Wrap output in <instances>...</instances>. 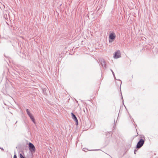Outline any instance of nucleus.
I'll return each mask as SVG.
<instances>
[{
	"instance_id": "nucleus-1",
	"label": "nucleus",
	"mask_w": 158,
	"mask_h": 158,
	"mask_svg": "<svg viewBox=\"0 0 158 158\" xmlns=\"http://www.w3.org/2000/svg\"><path fill=\"white\" fill-rule=\"evenodd\" d=\"M28 148L29 150L32 153L35 152V148L34 145L31 143H28Z\"/></svg>"
},
{
	"instance_id": "nucleus-2",
	"label": "nucleus",
	"mask_w": 158,
	"mask_h": 158,
	"mask_svg": "<svg viewBox=\"0 0 158 158\" xmlns=\"http://www.w3.org/2000/svg\"><path fill=\"white\" fill-rule=\"evenodd\" d=\"M144 143V140L142 139H140L139 141L136 145V148H139L143 145Z\"/></svg>"
},
{
	"instance_id": "nucleus-3",
	"label": "nucleus",
	"mask_w": 158,
	"mask_h": 158,
	"mask_svg": "<svg viewBox=\"0 0 158 158\" xmlns=\"http://www.w3.org/2000/svg\"><path fill=\"white\" fill-rule=\"evenodd\" d=\"M100 63L102 64V66L104 68H106V63L104 60L102 59H100L99 60Z\"/></svg>"
},
{
	"instance_id": "nucleus-4",
	"label": "nucleus",
	"mask_w": 158,
	"mask_h": 158,
	"mask_svg": "<svg viewBox=\"0 0 158 158\" xmlns=\"http://www.w3.org/2000/svg\"><path fill=\"white\" fill-rule=\"evenodd\" d=\"M121 57V53L119 50H118L115 52L114 55V58H118Z\"/></svg>"
},
{
	"instance_id": "nucleus-5",
	"label": "nucleus",
	"mask_w": 158,
	"mask_h": 158,
	"mask_svg": "<svg viewBox=\"0 0 158 158\" xmlns=\"http://www.w3.org/2000/svg\"><path fill=\"white\" fill-rule=\"evenodd\" d=\"M71 114L72 118L76 122V125H78V121L76 116L73 113H71Z\"/></svg>"
},
{
	"instance_id": "nucleus-6",
	"label": "nucleus",
	"mask_w": 158,
	"mask_h": 158,
	"mask_svg": "<svg viewBox=\"0 0 158 158\" xmlns=\"http://www.w3.org/2000/svg\"><path fill=\"white\" fill-rule=\"evenodd\" d=\"M109 38L110 40H114L115 38L114 33H111L109 35Z\"/></svg>"
},
{
	"instance_id": "nucleus-7",
	"label": "nucleus",
	"mask_w": 158,
	"mask_h": 158,
	"mask_svg": "<svg viewBox=\"0 0 158 158\" xmlns=\"http://www.w3.org/2000/svg\"><path fill=\"white\" fill-rule=\"evenodd\" d=\"M31 119V121L34 123H35V119L34 118L33 116L32 117H31L30 118Z\"/></svg>"
},
{
	"instance_id": "nucleus-8",
	"label": "nucleus",
	"mask_w": 158,
	"mask_h": 158,
	"mask_svg": "<svg viewBox=\"0 0 158 158\" xmlns=\"http://www.w3.org/2000/svg\"><path fill=\"white\" fill-rule=\"evenodd\" d=\"M26 112L28 115H29L31 114L30 112V111L28 109H26Z\"/></svg>"
},
{
	"instance_id": "nucleus-9",
	"label": "nucleus",
	"mask_w": 158,
	"mask_h": 158,
	"mask_svg": "<svg viewBox=\"0 0 158 158\" xmlns=\"http://www.w3.org/2000/svg\"><path fill=\"white\" fill-rule=\"evenodd\" d=\"M110 70H111V71L112 72V73L113 75V76L115 78V79H116V78H115V75H114V72L111 69H110Z\"/></svg>"
},
{
	"instance_id": "nucleus-10",
	"label": "nucleus",
	"mask_w": 158,
	"mask_h": 158,
	"mask_svg": "<svg viewBox=\"0 0 158 158\" xmlns=\"http://www.w3.org/2000/svg\"><path fill=\"white\" fill-rule=\"evenodd\" d=\"M20 158H25L24 157L22 154H20Z\"/></svg>"
},
{
	"instance_id": "nucleus-11",
	"label": "nucleus",
	"mask_w": 158,
	"mask_h": 158,
	"mask_svg": "<svg viewBox=\"0 0 158 158\" xmlns=\"http://www.w3.org/2000/svg\"><path fill=\"white\" fill-rule=\"evenodd\" d=\"M17 158V156H16L15 154V155H14V158Z\"/></svg>"
},
{
	"instance_id": "nucleus-12",
	"label": "nucleus",
	"mask_w": 158,
	"mask_h": 158,
	"mask_svg": "<svg viewBox=\"0 0 158 158\" xmlns=\"http://www.w3.org/2000/svg\"><path fill=\"white\" fill-rule=\"evenodd\" d=\"M136 151H137V150H134V154H136Z\"/></svg>"
},
{
	"instance_id": "nucleus-13",
	"label": "nucleus",
	"mask_w": 158,
	"mask_h": 158,
	"mask_svg": "<svg viewBox=\"0 0 158 158\" xmlns=\"http://www.w3.org/2000/svg\"><path fill=\"white\" fill-rule=\"evenodd\" d=\"M29 116L30 118L31 117H32L33 116V115H32V114H31L30 115H28Z\"/></svg>"
},
{
	"instance_id": "nucleus-14",
	"label": "nucleus",
	"mask_w": 158,
	"mask_h": 158,
	"mask_svg": "<svg viewBox=\"0 0 158 158\" xmlns=\"http://www.w3.org/2000/svg\"><path fill=\"white\" fill-rule=\"evenodd\" d=\"M120 82V83H121V80H118Z\"/></svg>"
},
{
	"instance_id": "nucleus-15",
	"label": "nucleus",
	"mask_w": 158,
	"mask_h": 158,
	"mask_svg": "<svg viewBox=\"0 0 158 158\" xmlns=\"http://www.w3.org/2000/svg\"><path fill=\"white\" fill-rule=\"evenodd\" d=\"M122 98L123 101V97H122Z\"/></svg>"
},
{
	"instance_id": "nucleus-16",
	"label": "nucleus",
	"mask_w": 158,
	"mask_h": 158,
	"mask_svg": "<svg viewBox=\"0 0 158 158\" xmlns=\"http://www.w3.org/2000/svg\"><path fill=\"white\" fill-rule=\"evenodd\" d=\"M95 151L98 150H95Z\"/></svg>"
}]
</instances>
